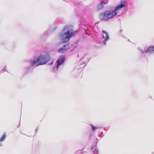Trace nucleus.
I'll return each mask as SVG.
<instances>
[{
	"mask_svg": "<svg viewBox=\"0 0 154 154\" xmlns=\"http://www.w3.org/2000/svg\"><path fill=\"white\" fill-rule=\"evenodd\" d=\"M103 37L105 41H107L109 39V36L107 33L105 31L103 30Z\"/></svg>",
	"mask_w": 154,
	"mask_h": 154,
	"instance_id": "6",
	"label": "nucleus"
},
{
	"mask_svg": "<svg viewBox=\"0 0 154 154\" xmlns=\"http://www.w3.org/2000/svg\"><path fill=\"white\" fill-rule=\"evenodd\" d=\"M6 135L5 134H4L0 139V142L3 141L6 138Z\"/></svg>",
	"mask_w": 154,
	"mask_h": 154,
	"instance_id": "9",
	"label": "nucleus"
},
{
	"mask_svg": "<svg viewBox=\"0 0 154 154\" xmlns=\"http://www.w3.org/2000/svg\"><path fill=\"white\" fill-rule=\"evenodd\" d=\"M50 59V57L49 55H42L40 56L37 59L33 60L30 63V65L33 66L35 65L38 66L43 65L47 63Z\"/></svg>",
	"mask_w": 154,
	"mask_h": 154,
	"instance_id": "2",
	"label": "nucleus"
},
{
	"mask_svg": "<svg viewBox=\"0 0 154 154\" xmlns=\"http://www.w3.org/2000/svg\"><path fill=\"white\" fill-rule=\"evenodd\" d=\"M66 47L65 45H64L63 47L60 48L59 50V52L60 53H63L65 52L66 51V49L65 48Z\"/></svg>",
	"mask_w": 154,
	"mask_h": 154,
	"instance_id": "8",
	"label": "nucleus"
},
{
	"mask_svg": "<svg viewBox=\"0 0 154 154\" xmlns=\"http://www.w3.org/2000/svg\"><path fill=\"white\" fill-rule=\"evenodd\" d=\"M91 127H92V129L94 131L95 130H96L97 129V128L96 127H95V126H93V125H92L91 126Z\"/></svg>",
	"mask_w": 154,
	"mask_h": 154,
	"instance_id": "10",
	"label": "nucleus"
},
{
	"mask_svg": "<svg viewBox=\"0 0 154 154\" xmlns=\"http://www.w3.org/2000/svg\"><path fill=\"white\" fill-rule=\"evenodd\" d=\"M116 14V12L113 11H105L100 14V18L102 20L107 21L113 18Z\"/></svg>",
	"mask_w": 154,
	"mask_h": 154,
	"instance_id": "3",
	"label": "nucleus"
},
{
	"mask_svg": "<svg viewBox=\"0 0 154 154\" xmlns=\"http://www.w3.org/2000/svg\"><path fill=\"white\" fill-rule=\"evenodd\" d=\"M65 60V58L63 56L60 57L58 59V60H57V61L56 62V63H57V70H58L60 66L64 62Z\"/></svg>",
	"mask_w": 154,
	"mask_h": 154,
	"instance_id": "5",
	"label": "nucleus"
},
{
	"mask_svg": "<svg viewBox=\"0 0 154 154\" xmlns=\"http://www.w3.org/2000/svg\"><path fill=\"white\" fill-rule=\"evenodd\" d=\"M149 52L150 53H152L154 52V46H150L147 49L146 52Z\"/></svg>",
	"mask_w": 154,
	"mask_h": 154,
	"instance_id": "7",
	"label": "nucleus"
},
{
	"mask_svg": "<svg viewBox=\"0 0 154 154\" xmlns=\"http://www.w3.org/2000/svg\"><path fill=\"white\" fill-rule=\"evenodd\" d=\"M127 6L126 2L124 0H122L121 1L120 5H117L115 8V10L113 11H115L116 12V11L120 10L121 8L123 7H125Z\"/></svg>",
	"mask_w": 154,
	"mask_h": 154,
	"instance_id": "4",
	"label": "nucleus"
},
{
	"mask_svg": "<svg viewBox=\"0 0 154 154\" xmlns=\"http://www.w3.org/2000/svg\"><path fill=\"white\" fill-rule=\"evenodd\" d=\"M103 8V6L102 5H101V6H98V9H102Z\"/></svg>",
	"mask_w": 154,
	"mask_h": 154,
	"instance_id": "11",
	"label": "nucleus"
},
{
	"mask_svg": "<svg viewBox=\"0 0 154 154\" xmlns=\"http://www.w3.org/2000/svg\"><path fill=\"white\" fill-rule=\"evenodd\" d=\"M63 31L66 32L60 35V37L62 40V42L65 43L68 42L70 38L74 36L75 33L72 32V29L71 26L68 25L65 26Z\"/></svg>",
	"mask_w": 154,
	"mask_h": 154,
	"instance_id": "1",
	"label": "nucleus"
}]
</instances>
